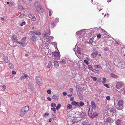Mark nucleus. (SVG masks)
Here are the masks:
<instances>
[{
    "label": "nucleus",
    "mask_w": 125,
    "mask_h": 125,
    "mask_svg": "<svg viewBox=\"0 0 125 125\" xmlns=\"http://www.w3.org/2000/svg\"><path fill=\"white\" fill-rule=\"evenodd\" d=\"M47 93L49 94H51V91L50 90H48L47 91Z\"/></svg>",
    "instance_id": "obj_55"
},
{
    "label": "nucleus",
    "mask_w": 125,
    "mask_h": 125,
    "mask_svg": "<svg viewBox=\"0 0 125 125\" xmlns=\"http://www.w3.org/2000/svg\"><path fill=\"white\" fill-rule=\"evenodd\" d=\"M119 67L121 69H124L125 68L124 65L122 64H120L119 66Z\"/></svg>",
    "instance_id": "obj_38"
},
{
    "label": "nucleus",
    "mask_w": 125,
    "mask_h": 125,
    "mask_svg": "<svg viewBox=\"0 0 125 125\" xmlns=\"http://www.w3.org/2000/svg\"><path fill=\"white\" fill-rule=\"evenodd\" d=\"M85 33V31L83 30L77 32L76 33V35L77 38L81 37Z\"/></svg>",
    "instance_id": "obj_4"
},
{
    "label": "nucleus",
    "mask_w": 125,
    "mask_h": 125,
    "mask_svg": "<svg viewBox=\"0 0 125 125\" xmlns=\"http://www.w3.org/2000/svg\"><path fill=\"white\" fill-rule=\"evenodd\" d=\"M47 99L49 101H51L52 100V99L51 98L49 97H48L47 98Z\"/></svg>",
    "instance_id": "obj_57"
},
{
    "label": "nucleus",
    "mask_w": 125,
    "mask_h": 125,
    "mask_svg": "<svg viewBox=\"0 0 125 125\" xmlns=\"http://www.w3.org/2000/svg\"><path fill=\"white\" fill-rule=\"evenodd\" d=\"M77 52L79 54H80L81 53V49L79 47H77Z\"/></svg>",
    "instance_id": "obj_34"
},
{
    "label": "nucleus",
    "mask_w": 125,
    "mask_h": 125,
    "mask_svg": "<svg viewBox=\"0 0 125 125\" xmlns=\"http://www.w3.org/2000/svg\"><path fill=\"white\" fill-rule=\"evenodd\" d=\"M94 67L96 68H101V67L99 65H95L94 66Z\"/></svg>",
    "instance_id": "obj_49"
},
{
    "label": "nucleus",
    "mask_w": 125,
    "mask_h": 125,
    "mask_svg": "<svg viewBox=\"0 0 125 125\" xmlns=\"http://www.w3.org/2000/svg\"><path fill=\"white\" fill-rule=\"evenodd\" d=\"M101 35L100 34H98L97 36V37L98 39H99L101 37Z\"/></svg>",
    "instance_id": "obj_56"
},
{
    "label": "nucleus",
    "mask_w": 125,
    "mask_h": 125,
    "mask_svg": "<svg viewBox=\"0 0 125 125\" xmlns=\"http://www.w3.org/2000/svg\"><path fill=\"white\" fill-rule=\"evenodd\" d=\"M56 25V23L55 21H53L52 23H51V25L52 28L55 27Z\"/></svg>",
    "instance_id": "obj_30"
},
{
    "label": "nucleus",
    "mask_w": 125,
    "mask_h": 125,
    "mask_svg": "<svg viewBox=\"0 0 125 125\" xmlns=\"http://www.w3.org/2000/svg\"><path fill=\"white\" fill-rule=\"evenodd\" d=\"M66 57H63L61 60L60 62L62 64H65L66 63V60L65 59L66 58Z\"/></svg>",
    "instance_id": "obj_15"
},
{
    "label": "nucleus",
    "mask_w": 125,
    "mask_h": 125,
    "mask_svg": "<svg viewBox=\"0 0 125 125\" xmlns=\"http://www.w3.org/2000/svg\"><path fill=\"white\" fill-rule=\"evenodd\" d=\"M76 102L75 101H73L71 103L72 105H75L76 104Z\"/></svg>",
    "instance_id": "obj_48"
},
{
    "label": "nucleus",
    "mask_w": 125,
    "mask_h": 125,
    "mask_svg": "<svg viewBox=\"0 0 125 125\" xmlns=\"http://www.w3.org/2000/svg\"><path fill=\"white\" fill-rule=\"evenodd\" d=\"M24 15L25 14H24L22 13L20 15L19 17L21 18L23 17Z\"/></svg>",
    "instance_id": "obj_47"
},
{
    "label": "nucleus",
    "mask_w": 125,
    "mask_h": 125,
    "mask_svg": "<svg viewBox=\"0 0 125 125\" xmlns=\"http://www.w3.org/2000/svg\"><path fill=\"white\" fill-rule=\"evenodd\" d=\"M36 81L37 83L39 85L41 86L43 83L41 78L38 76H37L35 78Z\"/></svg>",
    "instance_id": "obj_6"
},
{
    "label": "nucleus",
    "mask_w": 125,
    "mask_h": 125,
    "mask_svg": "<svg viewBox=\"0 0 125 125\" xmlns=\"http://www.w3.org/2000/svg\"><path fill=\"white\" fill-rule=\"evenodd\" d=\"M84 62L87 65H88V64L89 62L87 60H84Z\"/></svg>",
    "instance_id": "obj_45"
},
{
    "label": "nucleus",
    "mask_w": 125,
    "mask_h": 125,
    "mask_svg": "<svg viewBox=\"0 0 125 125\" xmlns=\"http://www.w3.org/2000/svg\"><path fill=\"white\" fill-rule=\"evenodd\" d=\"M31 34L30 37L31 39L33 41H36V39L37 38V37L35 34L33 32H31Z\"/></svg>",
    "instance_id": "obj_7"
},
{
    "label": "nucleus",
    "mask_w": 125,
    "mask_h": 125,
    "mask_svg": "<svg viewBox=\"0 0 125 125\" xmlns=\"http://www.w3.org/2000/svg\"><path fill=\"white\" fill-rule=\"evenodd\" d=\"M53 54L55 57H57L58 58H60V55L59 53L55 52L53 53Z\"/></svg>",
    "instance_id": "obj_14"
},
{
    "label": "nucleus",
    "mask_w": 125,
    "mask_h": 125,
    "mask_svg": "<svg viewBox=\"0 0 125 125\" xmlns=\"http://www.w3.org/2000/svg\"><path fill=\"white\" fill-rule=\"evenodd\" d=\"M7 3L8 4V6L10 7L12 6L13 5V3L10 2H7Z\"/></svg>",
    "instance_id": "obj_42"
},
{
    "label": "nucleus",
    "mask_w": 125,
    "mask_h": 125,
    "mask_svg": "<svg viewBox=\"0 0 125 125\" xmlns=\"http://www.w3.org/2000/svg\"><path fill=\"white\" fill-rule=\"evenodd\" d=\"M54 66L55 68H57L59 66V64L58 62L57 61L54 62Z\"/></svg>",
    "instance_id": "obj_22"
},
{
    "label": "nucleus",
    "mask_w": 125,
    "mask_h": 125,
    "mask_svg": "<svg viewBox=\"0 0 125 125\" xmlns=\"http://www.w3.org/2000/svg\"><path fill=\"white\" fill-rule=\"evenodd\" d=\"M41 50V51L43 52L42 53H47L49 51L48 48L47 46L45 45H43L42 46Z\"/></svg>",
    "instance_id": "obj_5"
},
{
    "label": "nucleus",
    "mask_w": 125,
    "mask_h": 125,
    "mask_svg": "<svg viewBox=\"0 0 125 125\" xmlns=\"http://www.w3.org/2000/svg\"><path fill=\"white\" fill-rule=\"evenodd\" d=\"M98 54V52H94L91 55L92 57L93 58L95 57Z\"/></svg>",
    "instance_id": "obj_18"
},
{
    "label": "nucleus",
    "mask_w": 125,
    "mask_h": 125,
    "mask_svg": "<svg viewBox=\"0 0 125 125\" xmlns=\"http://www.w3.org/2000/svg\"><path fill=\"white\" fill-rule=\"evenodd\" d=\"M91 78H92L93 80L94 81H96L97 80V79L96 77H93V76H91Z\"/></svg>",
    "instance_id": "obj_44"
},
{
    "label": "nucleus",
    "mask_w": 125,
    "mask_h": 125,
    "mask_svg": "<svg viewBox=\"0 0 125 125\" xmlns=\"http://www.w3.org/2000/svg\"><path fill=\"white\" fill-rule=\"evenodd\" d=\"M25 21H24L23 22H22V23H21L20 24V26H22L23 25L25 24Z\"/></svg>",
    "instance_id": "obj_50"
},
{
    "label": "nucleus",
    "mask_w": 125,
    "mask_h": 125,
    "mask_svg": "<svg viewBox=\"0 0 125 125\" xmlns=\"http://www.w3.org/2000/svg\"><path fill=\"white\" fill-rule=\"evenodd\" d=\"M21 79H25V78L24 76H22L21 77Z\"/></svg>",
    "instance_id": "obj_61"
},
{
    "label": "nucleus",
    "mask_w": 125,
    "mask_h": 125,
    "mask_svg": "<svg viewBox=\"0 0 125 125\" xmlns=\"http://www.w3.org/2000/svg\"><path fill=\"white\" fill-rule=\"evenodd\" d=\"M98 115V114L95 112H94L92 115L90 117V118H94L96 117Z\"/></svg>",
    "instance_id": "obj_13"
},
{
    "label": "nucleus",
    "mask_w": 125,
    "mask_h": 125,
    "mask_svg": "<svg viewBox=\"0 0 125 125\" xmlns=\"http://www.w3.org/2000/svg\"><path fill=\"white\" fill-rule=\"evenodd\" d=\"M106 82V79L105 78H103V81L102 83H103L104 84Z\"/></svg>",
    "instance_id": "obj_37"
},
{
    "label": "nucleus",
    "mask_w": 125,
    "mask_h": 125,
    "mask_svg": "<svg viewBox=\"0 0 125 125\" xmlns=\"http://www.w3.org/2000/svg\"><path fill=\"white\" fill-rule=\"evenodd\" d=\"M28 16L30 18L32 19L33 21H35L36 20V18L34 16L33 14H31L29 15Z\"/></svg>",
    "instance_id": "obj_12"
},
{
    "label": "nucleus",
    "mask_w": 125,
    "mask_h": 125,
    "mask_svg": "<svg viewBox=\"0 0 125 125\" xmlns=\"http://www.w3.org/2000/svg\"><path fill=\"white\" fill-rule=\"evenodd\" d=\"M11 39L12 41L15 42H17L18 43L19 41H18L17 38V36L15 35H13L12 36Z\"/></svg>",
    "instance_id": "obj_8"
},
{
    "label": "nucleus",
    "mask_w": 125,
    "mask_h": 125,
    "mask_svg": "<svg viewBox=\"0 0 125 125\" xmlns=\"http://www.w3.org/2000/svg\"><path fill=\"white\" fill-rule=\"evenodd\" d=\"M9 67L11 69H13L14 67L11 63H9Z\"/></svg>",
    "instance_id": "obj_29"
},
{
    "label": "nucleus",
    "mask_w": 125,
    "mask_h": 125,
    "mask_svg": "<svg viewBox=\"0 0 125 125\" xmlns=\"http://www.w3.org/2000/svg\"><path fill=\"white\" fill-rule=\"evenodd\" d=\"M3 59L4 61L6 63H7L8 62L9 60L7 56H4Z\"/></svg>",
    "instance_id": "obj_23"
},
{
    "label": "nucleus",
    "mask_w": 125,
    "mask_h": 125,
    "mask_svg": "<svg viewBox=\"0 0 125 125\" xmlns=\"http://www.w3.org/2000/svg\"><path fill=\"white\" fill-rule=\"evenodd\" d=\"M33 32V33H34L35 34L37 35H40L41 34V33L39 31H31L30 32Z\"/></svg>",
    "instance_id": "obj_26"
},
{
    "label": "nucleus",
    "mask_w": 125,
    "mask_h": 125,
    "mask_svg": "<svg viewBox=\"0 0 125 125\" xmlns=\"http://www.w3.org/2000/svg\"><path fill=\"white\" fill-rule=\"evenodd\" d=\"M49 31H45L43 34V36L44 37H46L48 36L50 34V30L49 29Z\"/></svg>",
    "instance_id": "obj_9"
},
{
    "label": "nucleus",
    "mask_w": 125,
    "mask_h": 125,
    "mask_svg": "<svg viewBox=\"0 0 125 125\" xmlns=\"http://www.w3.org/2000/svg\"><path fill=\"white\" fill-rule=\"evenodd\" d=\"M123 101L121 100L118 101V104L119 107H120L123 105Z\"/></svg>",
    "instance_id": "obj_20"
},
{
    "label": "nucleus",
    "mask_w": 125,
    "mask_h": 125,
    "mask_svg": "<svg viewBox=\"0 0 125 125\" xmlns=\"http://www.w3.org/2000/svg\"><path fill=\"white\" fill-rule=\"evenodd\" d=\"M18 43L20 44L23 47H24L25 45L24 43H22L20 42V41L18 42Z\"/></svg>",
    "instance_id": "obj_39"
},
{
    "label": "nucleus",
    "mask_w": 125,
    "mask_h": 125,
    "mask_svg": "<svg viewBox=\"0 0 125 125\" xmlns=\"http://www.w3.org/2000/svg\"><path fill=\"white\" fill-rule=\"evenodd\" d=\"M12 73L13 74H15L16 73V72L14 71H12Z\"/></svg>",
    "instance_id": "obj_62"
},
{
    "label": "nucleus",
    "mask_w": 125,
    "mask_h": 125,
    "mask_svg": "<svg viewBox=\"0 0 125 125\" xmlns=\"http://www.w3.org/2000/svg\"><path fill=\"white\" fill-rule=\"evenodd\" d=\"M110 111L111 112L112 114L113 113H115L116 112V111L115 109V108H111L110 110Z\"/></svg>",
    "instance_id": "obj_28"
},
{
    "label": "nucleus",
    "mask_w": 125,
    "mask_h": 125,
    "mask_svg": "<svg viewBox=\"0 0 125 125\" xmlns=\"http://www.w3.org/2000/svg\"><path fill=\"white\" fill-rule=\"evenodd\" d=\"M94 38H91L88 42V43L89 44H92L93 42H94Z\"/></svg>",
    "instance_id": "obj_25"
},
{
    "label": "nucleus",
    "mask_w": 125,
    "mask_h": 125,
    "mask_svg": "<svg viewBox=\"0 0 125 125\" xmlns=\"http://www.w3.org/2000/svg\"><path fill=\"white\" fill-rule=\"evenodd\" d=\"M18 8L19 9L21 10L24 9L22 6L21 5H18Z\"/></svg>",
    "instance_id": "obj_33"
},
{
    "label": "nucleus",
    "mask_w": 125,
    "mask_h": 125,
    "mask_svg": "<svg viewBox=\"0 0 125 125\" xmlns=\"http://www.w3.org/2000/svg\"><path fill=\"white\" fill-rule=\"evenodd\" d=\"M116 88L117 89H120L122 87V88L121 89V90L123 91L124 90L125 86H124V83L121 82H118L116 86Z\"/></svg>",
    "instance_id": "obj_3"
},
{
    "label": "nucleus",
    "mask_w": 125,
    "mask_h": 125,
    "mask_svg": "<svg viewBox=\"0 0 125 125\" xmlns=\"http://www.w3.org/2000/svg\"><path fill=\"white\" fill-rule=\"evenodd\" d=\"M93 111V110L92 109H90L89 108V110L88 111V115L90 117H91L92 115V113Z\"/></svg>",
    "instance_id": "obj_19"
},
{
    "label": "nucleus",
    "mask_w": 125,
    "mask_h": 125,
    "mask_svg": "<svg viewBox=\"0 0 125 125\" xmlns=\"http://www.w3.org/2000/svg\"><path fill=\"white\" fill-rule=\"evenodd\" d=\"M91 104L93 109H94L96 108L95 104L94 101H92L91 102Z\"/></svg>",
    "instance_id": "obj_24"
},
{
    "label": "nucleus",
    "mask_w": 125,
    "mask_h": 125,
    "mask_svg": "<svg viewBox=\"0 0 125 125\" xmlns=\"http://www.w3.org/2000/svg\"><path fill=\"white\" fill-rule=\"evenodd\" d=\"M122 123V121L120 119H117L115 122V123L117 125H120Z\"/></svg>",
    "instance_id": "obj_16"
},
{
    "label": "nucleus",
    "mask_w": 125,
    "mask_h": 125,
    "mask_svg": "<svg viewBox=\"0 0 125 125\" xmlns=\"http://www.w3.org/2000/svg\"><path fill=\"white\" fill-rule=\"evenodd\" d=\"M111 76L114 78H117L118 77L117 76L113 73H112L111 74Z\"/></svg>",
    "instance_id": "obj_31"
},
{
    "label": "nucleus",
    "mask_w": 125,
    "mask_h": 125,
    "mask_svg": "<svg viewBox=\"0 0 125 125\" xmlns=\"http://www.w3.org/2000/svg\"><path fill=\"white\" fill-rule=\"evenodd\" d=\"M49 113H45L44 115V116H45L46 115H49Z\"/></svg>",
    "instance_id": "obj_59"
},
{
    "label": "nucleus",
    "mask_w": 125,
    "mask_h": 125,
    "mask_svg": "<svg viewBox=\"0 0 125 125\" xmlns=\"http://www.w3.org/2000/svg\"><path fill=\"white\" fill-rule=\"evenodd\" d=\"M61 106V104H58L57 106L56 107V109L57 110L59 109L60 108Z\"/></svg>",
    "instance_id": "obj_40"
},
{
    "label": "nucleus",
    "mask_w": 125,
    "mask_h": 125,
    "mask_svg": "<svg viewBox=\"0 0 125 125\" xmlns=\"http://www.w3.org/2000/svg\"><path fill=\"white\" fill-rule=\"evenodd\" d=\"M53 38V36H51L49 38L46 39V41L48 43L50 42V41L52 40Z\"/></svg>",
    "instance_id": "obj_17"
},
{
    "label": "nucleus",
    "mask_w": 125,
    "mask_h": 125,
    "mask_svg": "<svg viewBox=\"0 0 125 125\" xmlns=\"http://www.w3.org/2000/svg\"><path fill=\"white\" fill-rule=\"evenodd\" d=\"M104 86L107 88H110L109 86L107 84H105L104 85Z\"/></svg>",
    "instance_id": "obj_52"
},
{
    "label": "nucleus",
    "mask_w": 125,
    "mask_h": 125,
    "mask_svg": "<svg viewBox=\"0 0 125 125\" xmlns=\"http://www.w3.org/2000/svg\"><path fill=\"white\" fill-rule=\"evenodd\" d=\"M34 5L38 12L39 13H42L43 12V9L39 3L38 2H35Z\"/></svg>",
    "instance_id": "obj_1"
},
{
    "label": "nucleus",
    "mask_w": 125,
    "mask_h": 125,
    "mask_svg": "<svg viewBox=\"0 0 125 125\" xmlns=\"http://www.w3.org/2000/svg\"><path fill=\"white\" fill-rule=\"evenodd\" d=\"M74 100V98L73 97H72L70 98V100L71 101H73Z\"/></svg>",
    "instance_id": "obj_63"
},
{
    "label": "nucleus",
    "mask_w": 125,
    "mask_h": 125,
    "mask_svg": "<svg viewBox=\"0 0 125 125\" xmlns=\"http://www.w3.org/2000/svg\"><path fill=\"white\" fill-rule=\"evenodd\" d=\"M51 110L53 111L55 113L56 112V108H52L51 109Z\"/></svg>",
    "instance_id": "obj_58"
},
{
    "label": "nucleus",
    "mask_w": 125,
    "mask_h": 125,
    "mask_svg": "<svg viewBox=\"0 0 125 125\" xmlns=\"http://www.w3.org/2000/svg\"><path fill=\"white\" fill-rule=\"evenodd\" d=\"M72 105L70 104H68L67 106V109L68 110L72 108Z\"/></svg>",
    "instance_id": "obj_35"
},
{
    "label": "nucleus",
    "mask_w": 125,
    "mask_h": 125,
    "mask_svg": "<svg viewBox=\"0 0 125 125\" xmlns=\"http://www.w3.org/2000/svg\"><path fill=\"white\" fill-rule=\"evenodd\" d=\"M88 68L91 71H92L93 70V69L91 65H89L88 66Z\"/></svg>",
    "instance_id": "obj_36"
},
{
    "label": "nucleus",
    "mask_w": 125,
    "mask_h": 125,
    "mask_svg": "<svg viewBox=\"0 0 125 125\" xmlns=\"http://www.w3.org/2000/svg\"><path fill=\"white\" fill-rule=\"evenodd\" d=\"M94 73H97L99 72V70H96V69H93V70L92 71Z\"/></svg>",
    "instance_id": "obj_51"
},
{
    "label": "nucleus",
    "mask_w": 125,
    "mask_h": 125,
    "mask_svg": "<svg viewBox=\"0 0 125 125\" xmlns=\"http://www.w3.org/2000/svg\"><path fill=\"white\" fill-rule=\"evenodd\" d=\"M29 90L31 92L33 91L34 90V87L31 83L29 85Z\"/></svg>",
    "instance_id": "obj_10"
},
{
    "label": "nucleus",
    "mask_w": 125,
    "mask_h": 125,
    "mask_svg": "<svg viewBox=\"0 0 125 125\" xmlns=\"http://www.w3.org/2000/svg\"><path fill=\"white\" fill-rule=\"evenodd\" d=\"M52 99H54V100H58L59 98L58 96L55 95V94H53L52 96Z\"/></svg>",
    "instance_id": "obj_27"
},
{
    "label": "nucleus",
    "mask_w": 125,
    "mask_h": 125,
    "mask_svg": "<svg viewBox=\"0 0 125 125\" xmlns=\"http://www.w3.org/2000/svg\"><path fill=\"white\" fill-rule=\"evenodd\" d=\"M51 106L52 107H53V108H54L56 107V105L54 103H52L51 104Z\"/></svg>",
    "instance_id": "obj_41"
},
{
    "label": "nucleus",
    "mask_w": 125,
    "mask_h": 125,
    "mask_svg": "<svg viewBox=\"0 0 125 125\" xmlns=\"http://www.w3.org/2000/svg\"><path fill=\"white\" fill-rule=\"evenodd\" d=\"M97 81L98 82L100 83V82H101L102 80H101V79L100 78H99L98 79V80H97Z\"/></svg>",
    "instance_id": "obj_54"
},
{
    "label": "nucleus",
    "mask_w": 125,
    "mask_h": 125,
    "mask_svg": "<svg viewBox=\"0 0 125 125\" xmlns=\"http://www.w3.org/2000/svg\"><path fill=\"white\" fill-rule=\"evenodd\" d=\"M106 100H109L110 99V97L109 96H107L106 98Z\"/></svg>",
    "instance_id": "obj_53"
},
{
    "label": "nucleus",
    "mask_w": 125,
    "mask_h": 125,
    "mask_svg": "<svg viewBox=\"0 0 125 125\" xmlns=\"http://www.w3.org/2000/svg\"><path fill=\"white\" fill-rule=\"evenodd\" d=\"M29 110V108L28 106L22 107L20 111V115L21 117L23 116L24 115L26 114Z\"/></svg>",
    "instance_id": "obj_2"
},
{
    "label": "nucleus",
    "mask_w": 125,
    "mask_h": 125,
    "mask_svg": "<svg viewBox=\"0 0 125 125\" xmlns=\"http://www.w3.org/2000/svg\"><path fill=\"white\" fill-rule=\"evenodd\" d=\"M52 61H50L49 62L48 66V68H50L51 66L52 65Z\"/></svg>",
    "instance_id": "obj_32"
},
{
    "label": "nucleus",
    "mask_w": 125,
    "mask_h": 125,
    "mask_svg": "<svg viewBox=\"0 0 125 125\" xmlns=\"http://www.w3.org/2000/svg\"><path fill=\"white\" fill-rule=\"evenodd\" d=\"M63 94L64 96H66L67 95V93L66 92H63L62 93Z\"/></svg>",
    "instance_id": "obj_64"
},
{
    "label": "nucleus",
    "mask_w": 125,
    "mask_h": 125,
    "mask_svg": "<svg viewBox=\"0 0 125 125\" xmlns=\"http://www.w3.org/2000/svg\"><path fill=\"white\" fill-rule=\"evenodd\" d=\"M66 59V63L65 64H73L74 63V62H73L72 61L70 60V59L69 58H66L65 59Z\"/></svg>",
    "instance_id": "obj_11"
},
{
    "label": "nucleus",
    "mask_w": 125,
    "mask_h": 125,
    "mask_svg": "<svg viewBox=\"0 0 125 125\" xmlns=\"http://www.w3.org/2000/svg\"><path fill=\"white\" fill-rule=\"evenodd\" d=\"M85 116V114L84 113L82 112L79 115V116L82 118L84 117Z\"/></svg>",
    "instance_id": "obj_21"
},
{
    "label": "nucleus",
    "mask_w": 125,
    "mask_h": 125,
    "mask_svg": "<svg viewBox=\"0 0 125 125\" xmlns=\"http://www.w3.org/2000/svg\"><path fill=\"white\" fill-rule=\"evenodd\" d=\"M6 86L5 85H3L2 86V88L3 89L5 90L6 89Z\"/></svg>",
    "instance_id": "obj_60"
},
{
    "label": "nucleus",
    "mask_w": 125,
    "mask_h": 125,
    "mask_svg": "<svg viewBox=\"0 0 125 125\" xmlns=\"http://www.w3.org/2000/svg\"><path fill=\"white\" fill-rule=\"evenodd\" d=\"M79 103V106H83L84 105V104L82 102H80Z\"/></svg>",
    "instance_id": "obj_43"
},
{
    "label": "nucleus",
    "mask_w": 125,
    "mask_h": 125,
    "mask_svg": "<svg viewBox=\"0 0 125 125\" xmlns=\"http://www.w3.org/2000/svg\"><path fill=\"white\" fill-rule=\"evenodd\" d=\"M26 40V37H23L21 41L22 42H25Z\"/></svg>",
    "instance_id": "obj_46"
}]
</instances>
